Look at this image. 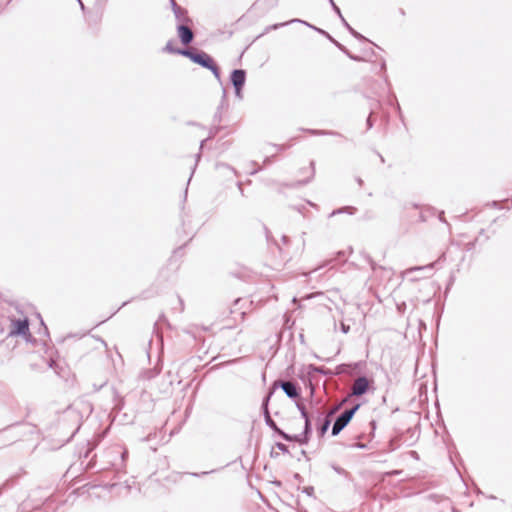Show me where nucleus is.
I'll use <instances>...</instances> for the list:
<instances>
[{"instance_id": "a211bd4d", "label": "nucleus", "mask_w": 512, "mask_h": 512, "mask_svg": "<svg viewBox=\"0 0 512 512\" xmlns=\"http://www.w3.org/2000/svg\"><path fill=\"white\" fill-rule=\"evenodd\" d=\"M312 134L314 135H327V134H334L333 132H326V131H322V130H312L311 131Z\"/></svg>"}, {"instance_id": "412c9836", "label": "nucleus", "mask_w": 512, "mask_h": 512, "mask_svg": "<svg viewBox=\"0 0 512 512\" xmlns=\"http://www.w3.org/2000/svg\"><path fill=\"white\" fill-rule=\"evenodd\" d=\"M333 469L335 472H337L338 474H341V475L346 473V471L341 467L333 466Z\"/></svg>"}, {"instance_id": "20e7f679", "label": "nucleus", "mask_w": 512, "mask_h": 512, "mask_svg": "<svg viewBox=\"0 0 512 512\" xmlns=\"http://www.w3.org/2000/svg\"><path fill=\"white\" fill-rule=\"evenodd\" d=\"M272 394H273V391H270L268 393V395L265 397V399L263 400V403H262V410H263V415H264L265 423H266L267 426H269L272 430H274L276 433H278L286 441H293V436L285 433L280 428H278V426L276 425L275 421L270 416V413H269V410H268V403H269V400H270Z\"/></svg>"}, {"instance_id": "aec40b11", "label": "nucleus", "mask_w": 512, "mask_h": 512, "mask_svg": "<svg viewBox=\"0 0 512 512\" xmlns=\"http://www.w3.org/2000/svg\"><path fill=\"white\" fill-rule=\"evenodd\" d=\"M170 2H171V7H172V10H173V13H174L175 11H177V8H181V7H180V6L175 2V0H170Z\"/></svg>"}, {"instance_id": "7c9ffc66", "label": "nucleus", "mask_w": 512, "mask_h": 512, "mask_svg": "<svg viewBox=\"0 0 512 512\" xmlns=\"http://www.w3.org/2000/svg\"><path fill=\"white\" fill-rule=\"evenodd\" d=\"M333 0H329V2H332Z\"/></svg>"}, {"instance_id": "393cba45", "label": "nucleus", "mask_w": 512, "mask_h": 512, "mask_svg": "<svg viewBox=\"0 0 512 512\" xmlns=\"http://www.w3.org/2000/svg\"><path fill=\"white\" fill-rule=\"evenodd\" d=\"M312 421H314V422H315V424L318 426V429H319V428H320V426H321V424H322V421H319V420H317L316 418L311 419V422H312Z\"/></svg>"}, {"instance_id": "a878e982", "label": "nucleus", "mask_w": 512, "mask_h": 512, "mask_svg": "<svg viewBox=\"0 0 512 512\" xmlns=\"http://www.w3.org/2000/svg\"><path fill=\"white\" fill-rule=\"evenodd\" d=\"M367 126H368V129H370L372 127V122H371L370 117H368V119H367Z\"/></svg>"}, {"instance_id": "39448f33", "label": "nucleus", "mask_w": 512, "mask_h": 512, "mask_svg": "<svg viewBox=\"0 0 512 512\" xmlns=\"http://www.w3.org/2000/svg\"><path fill=\"white\" fill-rule=\"evenodd\" d=\"M359 409V404L355 405L351 409L345 410L335 420L332 427V435H338L351 421L356 411Z\"/></svg>"}, {"instance_id": "cd10ccee", "label": "nucleus", "mask_w": 512, "mask_h": 512, "mask_svg": "<svg viewBox=\"0 0 512 512\" xmlns=\"http://www.w3.org/2000/svg\"><path fill=\"white\" fill-rule=\"evenodd\" d=\"M357 182H358L359 185H362V183H363L361 178H357Z\"/></svg>"}, {"instance_id": "4468645a", "label": "nucleus", "mask_w": 512, "mask_h": 512, "mask_svg": "<svg viewBox=\"0 0 512 512\" xmlns=\"http://www.w3.org/2000/svg\"><path fill=\"white\" fill-rule=\"evenodd\" d=\"M342 23L343 25L349 30V32L357 39H361V40H365V38L360 34L358 33L357 31H355L348 23L347 21L345 20V18H342Z\"/></svg>"}, {"instance_id": "9b49d317", "label": "nucleus", "mask_w": 512, "mask_h": 512, "mask_svg": "<svg viewBox=\"0 0 512 512\" xmlns=\"http://www.w3.org/2000/svg\"><path fill=\"white\" fill-rule=\"evenodd\" d=\"M434 265H435V263H430V264L423 265V266H415V267L408 268L402 272V277H408L412 273L418 272V271H431L434 268Z\"/></svg>"}, {"instance_id": "ddd939ff", "label": "nucleus", "mask_w": 512, "mask_h": 512, "mask_svg": "<svg viewBox=\"0 0 512 512\" xmlns=\"http://www.w3.org/2000/svg\"><path fill=\"white\" fill-rule=\"evenodd\" d=\"M294 22L303 23V24H305V25H307V26H309V27H313L312 25L308 24L307 22H305V21H303V20H300V19H293V20L288 21V22L279 23V24H274L273 26L268 27V28L266 29V31H269L270 29H277V28H279V27H282V26H285V25H288V24H290V23H294Z\"/></svg>"}, {"instance_id": "c85d7f7f", "label": "nucleus", "mask_w": 512, "mask_h": 512, "mask_svg": "<svg viewBox=\"0 0 512 512\" xmlns=\"http://www.w3.org/2000/svg\"><path fill=\"white\" fill-rule=\"evenodd\" d=\"M77 1L79 2L81 9H84V5H83L82 1L81 0H77Z\"/></svg>"}, {"instance_id": "4be33fe9", "label": "nucleus", "mask_w": 512, "mask_h": 512, "mask_svg": "<svg viewBox=\"0 0 512 512\" xmlns=\"http://www.w3.org/2000/svg\"><path fill=\"white\" fill-rule=\"evenodd\" d=\"M165 50H167V51H169V52H171V53H179V52H178L179 50H174V49L172 48V46H171V44H170V43H168V44L166 45Z\"/></svg>"}, {"instance_id": "9d476101", "label": "nucleus", "mask_w": 512, "mask_h": 512, "mask_svg": "<svg viewBox=\"0 0 512 512\" xmlns=\"http://www.w3.org/2000/svg\"><path fill=\"white\" fill-rule=\"evenodd\" d=\"M280 386L289 398L298 397V395H299L298 389H297V386L293 382L283 381L280 383Z\"/></svg>"}, {"instance_id": "0eeeda50", "label": "nucleus", "mask_w": 512, "mask_h": 512, "mask_svg": "<svg viewBox=\"0 0 512 512\" xmlns=\"http://www.w3.org/2000/svg\"><path fill=\"white\" fill-rule=\"evenodd\" d=\"M246 73L242 69H236L231 74V82L235 87L236 95L241 96V89L245 83Z\"/></svg>"}, {"instance_id": "f8f14e48", "label": "nucleus", "mask_w": 512, "mask_h": 512, "mask_svg": "<svg viewBox=\"0 0 512 512\" xmlns=\"http://www.w3.org/2000/svg\"><path fill=\"white\" fill-rule=\"evenodd\" d=\"M176 20L180 24H188L191 22V19L187 15V10L184 8H177V11L174 12Z\"/></svg>"}, {"instance_id": "f03ea898", "label": "nucleus", "mask_w": 512, "mask_h": 512, "mask_svg": "<svg viewBox=\"0 0 512 512\" xmlns=\"http://www.w3.org/2000/svg\"><path fill=\"white\" fill-rule=\"evenodd\" d=\"M178 52H179V54L188 57L194 63H197V64L201 65L202 67L209 69L218 80L221 79L220 70H219L218 66L214 63L212 57L209 56L207 53L193 52L188 49L178 51Z\"/></svg>"}, {"instance_id": "6e6552de", "label": "nucleus", "mask_w": 512, "mask_h": 512, "mask_svg": "<svg viewBox=\"0 0 512 512\" xmlns=\"http://www.w3.org/2000/svg\"><path fill=\"white\" fill-rule=\"evenodd\" d=\"M369 386V382L366 377H358L353 385L351 395L360 396L366 393Z\"/></svg>"}, {"instance_id": "c756f323", "label": "nucleus", "mask_w": 512, "mask_h": 512, "mask_svg": "<svg viewBox=\"0 0 512 512\" xmlns=\"http://www.w3.org/2000/svg\"><path fill=\"white\" fill-rule=\"evenodd\" d=\"M199 158H200V154H197V159H196V163H195V165H194V168L196 167V165H197V161L199 160Z\"/></svg>"}, {"instance_id": "6ab92c4d", "label": "nucleus", "mask_w": 512, "mask_h": 512, "mask_svg": "<svg viewBox=\"0 0 512 512\" xmlns=\"http://www.w3.org/2000/svg\"><path fill=\"white\" fill-rule=\"evenodd\" d=\"M370 266H371V268H372V270H373L374 272H376V271H377V269H381V270H383V271H386V269H385V268H383V267H381V266H377V265H376L372 260L370 261Z\"/></svg>"}, {"instance_id": "5701e85b", "label": "nucleus", "mask_w": 512, "mask_h": 512, "mask_svg": "<svg viewBox=\"0 0 512 512\" xmlns=\"http://www.w3.org/2000/svg\"><path fill=\"white\" fill-rule=\"evenodd\" d=\"M277 447L279 450L283 451V452H287V447L286 445L282 444V443H278L277 444Z\"/></svg>"}, {"instance_id": "bb28decb", "label": "nucleus", "mask_w": 512, "mask_h": 512, "mask_svg": "<svg viewBox=\"0 0 512 512\" xmlns=\"http://www.w3.org/2000/svg\"><path fill=\"white\" fill-rule=\"evenodd\" d=\"M341 212H342V210H341V209H339V210H335V211H333V212L331 213V216H334L335 214H337V213H341Z\"/></svg>"}, {"instance_id": "7ed1b4c3", "label": "nucleus", "mask_w": 512, "mask_h": 512, "mask_svg": "<svg viewBox=\"0 0 512 512\" xmlns=\"http://www.w3.org/2000/svg\"><path fill=\"white\" fill-rule=\"evenodd\" d=\"M127 455V449L120 445H114L110 447L106 452V456L109 458L111 466L116 470H121L125 467Z\"/></svg>"}, {"instance_id": "423d86ee", "label": "nucleus", "mask_w": 512, "mask_h": 512, "mask_svg": "<svg viewBox=\"0 0 512 512\" xmlns=\"http://www.w3.org/2000/svg\"><path fill=\"white\" fill-rule=\"evenodd\" d=\"M9 336H30L29 322L27 318L11 320Z\"/></svg>"}, {"instance_id": "2eb2a0df", "label": "nucleus", "mask_w": 512, "mask_h": 512, "mask_svg": "<svg viewBox=\"0 0 512 512\" xmlns=\"http://www.w3.org/2000/svg\"><path fill=\"white\" fill-rule=\"evenodd\" d=\"M314 175H315V162L311 161L310 162V174H309V177L305 181H303V183H308L310 180L313 179Z\"/></svg>"}, {"instance_id": "f3484780", "label": "nucleus", "mask_w": 512, "mask_h": 512, "mask_svg": "<svg viewBox=\"0 0 512 512\" xmlns=\"http://www.w3.org/2000/svg\"><path fill=\"white\" fill-rule=\"evenodd\" d=\"M333 10L337 13V15L339 16V18L342 20V18H344L341 14V11L339 9V7L334 3V1L330 2Z\"/></svg>"}, {"instance_id": "f257e3e1", "label": "nucleus", "mask_w": 512, "mask_h": 512, "mask_svg": "<svg viewBox=\"0 0 512 512\" xmlns=\"http://www.w3.org/2000/svg\"><path fill=\"white\" fill-rule=\"evenodd\" d=\"M296 406L300 411L302 418L305 421V425L304 431L301 434L293 435V442H297L301 445L308 443L312 431L311 419L314 418H316L319 421H322V424L319 428V436L323 437L331 424L330 417L336 411L337 408L331 410L327 415H324V413L318 408L311 412H308L302 403H297Z\"/></svg>"}, {"instance_id": "1a4fd4ad", "label": "nucleus", "mask_w": 512, "mask_h": 512, "mask_svg": "<svg viewBox=\"0 0 512 512\" xmlns=\"http://www.w3.org/2000/svg\"><path fill=\"white\" fill-rule=\"evenodd\" d=\"M177 33L184 45H188L192 42L194 35L191 28H189L187 24H179L177 26Z\"/></svg>"}, {"instance_id": "dca6fc26", "label": "nucleus", "mask_w": 512, "mask_h": 512, "mask_svg": "<svg viewBox=\"0 0 512 512\" xmlns=\"http://www.w3.org/2000/svg\"><path fill=\"white\" fill-rule=\"evenodd\" d=\"M340 329H341L342 333L347 334L350 331V326L342 321L340 323Z\"/></svg>"}, {"instance_id": "b1692460", "label": "nucleus", "mask_w": 512, "mask_h": 512, "mask_svg": "<svg viewBox=\"0 0 512 512\" xmlns=\"http://www.w3.org/2000/svg\"><path fill=\"white\" fill-rule=\"evenodd\" d=\"M178 301H179V304H180V308H179V311L182 312L184 310V305H183V301L181 298H178Z\"/></svg>"}]
</instances>
